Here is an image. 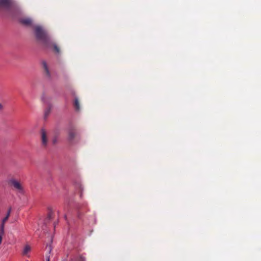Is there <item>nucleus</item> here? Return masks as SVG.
Segmentation results:
<instances>
[{
  "instance_id": "f257e3e1",
  "label": "nucleus",
  "mask_w": 261,
  "mask_h": 261,
  "mask_svg": "<svg viewBox=\"0 0 261 261\" xmlns=\"http://www.w3.org/2000/svg\"><path fill=\"white\" fill-rule=\"evenodd\" d=\"M34 31L37 39L40 41L44 46L53 48L56 53H60L59 47L54 42L45 30L40 26H36L34 28Z\"/></svg>"
},
{
  "instance_id": "f03ea898",
  "label": "nucleus",
  "mask_w": 261,
  "mask_h": 261,
  "mask_svg": "<svg viewBox=\"0 0 261 261\" xmlns=\"http://www.w3.org/2000/svg\"><path fill=\"white\" fill-rule=\"evenodd\" d=\"M16 8V6L12 0H0V10L10 11Z\"/></svg>"
},
{
  "instance_id": "7ed1b4c3",
  "label": "nucleus",
  "mask_w": 261,
  "mask_h": 261,
  "mask_svg": "<svg viewBox=\"0 0 261 261\" xmlns=\"http://www.w3.org/2000/svg\"><path fill=\"white\" fill-rule=\"evenodd\" d=\"M9 184L13 186V187L19 192H22L23 191V187L19 181L15 179H11L9 180Z\"/></svg>"
},
{
  "instance_id": "20e7f679",
  "label": "nucleus",
  "mask_w": 261,
  "mask_h": 261,
  "mask_svg": "<svg viewBox=\"0 0 261 261\" xmlns=\"http://www.w3.org/2000/svg\"><path fill=\"white\" fill-rule=\"evenodd\" d=\"M77 133L74 129L71 128L69 130L68 139L70 143H72L73 142L74 140L75 139Z\"/></svg>"
},
{
  "instance_id": "39448f33",
  "label": "nucleus",
  "mask_w": 261,
  "mask_h": 261,
  "mask_svg": "<svg viewBox=\"0 0 261 261\" xmlns=\"http://www.w3.org/2000/svg\"><path fill=\"white\" fill-rule=\"evenodd\" d=\"M41 144L44 147H46L47 145L48 139L47 137L46 133L44 129H41Z\"/></svg>"
},
{
  "instance_id": "423d86ee",
  "label": "nucleus",
  "mask_w": 261,
  "mask_h": 261,
  "mask_svg": "<svg viewBox=\"0 0 261 261\" xmlns=\"http://www.w3.org/2000/svg\"><path fill=\"white\" fill-rule=\"evenodd\" d=\"M41 65L44 70L45 76L48 78L50 77V73L48 67L47 63L45 61H42Z\"/></svg>"
},
{
  "instance_id": "0eeeda50",
  "label": "nucleus",
  "mask_w": 261,
  "mask_h": 261,
  "mask_svg": "<svg viewBox=\"0 0 261 261\" xmlns=\"http://www.w3.org/2000/svg\"><path fill=\"white\" fill-rule=\"evenodd\" d=\"M20 22L25 25L30 26L32 23V20L29 18H24L20 20Z\"/></svg>"
},
{
  "instance_id": "6e6552de",
  "label": "nucleus",
  "mask_w": 261,
  "mask_h": 261,
  "mask_svg": "<svg viewBox=\"0 0 261 261\" xmlns=\"http://www.w3.org/2000/svg\"><path fill=\"white\" fill-rule=\"evenodd\" d=\"M73 105H74L75 110L76 111H79L80 110V104L79 99L77 97H75L74 99Z\"/></svg>"
},
{
  "instance_id": "1a4fd4ad",
  "label": "nucleus",
  "mask_w": 261,
  "mask_h": 261,
  "mask_svg": "<svg viewBox=\"0 0 261 261\" xmlns=\"http://www.w3.org/2000/svg\"><path fill=\"white\" fill-rule=\"evenodd\" d=\"M31 247L28 245H26L23 248V251H22V255H27L28 253L31 251Z\"/></svg>"
},
{
  "instance_id": "9d476101",
  "label": "nucleus",
  "mask_w": 261,
  "mask_h": 261,
  "mask_svg": "<svg viewBox=\"0 0 261 261\" xmlns=\"http://www.w3.org/2000/svg\"><path fill=\"white\" fill-rule=\"evenodd\" d=\"M11 211V208H10L8 211L7 215L3 219V220L2 221V224H5V223L6 222V221L8 220V219L10 216Z\"/></svg>"
},
{
  "instance_id": "9b49d317",
  "label": "nucleus",
  "mask_w": 261,
  "mask_h": 261,
  "mask_svg": "<svg viewBox=\"0 0 261 261\" xmlns=\"http://www.w3.org/2000/svg\"><path fill=\"white\" fill-rule=\"evenodd\" d=\"M50 111H51L50 107H48L46 109H45V110L44 111V118H46L48 117V116L49 115V114L50 113Z\"/></svg>"
},
{
  "instance_id": "f8f14e48",
  "label": "nucleus",
  "mask_w": 261,
  "mask_h": 261,
  "mask_svg": "<svg viewBox=\"0 0 261 261\" xmlns=\"http://www.w3.org/2000/svg\"><path fill=\"white\" fill-rule=\"evenodd\" d=\"M4 225L2 224L1 227L0 228V236L3 237L4 235Z\"/></svg>"
},
{
  "instance_id": "ddd939ff",
  "label": "nucleus",
  "mask_w": 261,
  "mask_h": 261,
  "mask_svg": "<svg viewBox=\"0 0 261 261\" xmlns=\"http://www.w3.org/2000/svg\"><path fill=\"white\" fill-rule=\"evenodd\" d=\"M52 212H50L48 215V218L49 219H51V216H52Z\"/></svg>"
},
{
  "instance_id": "4468645a",
  "label": "nucleus",
  "mask_w": 261,
  "mask_h": 261,
  "mask_svg": "<svg viewBox=\"0 0 261 261\" xmlns=\"http://www.w3.org/2000/svg\"><path fill=\"white\" fill-rule=\"evenodd\" d=\"M4 109L3 105L0 103V110H2Z\"/></svg>"
},
{
  "instance_id": "2eb2a0df",
  "label": "nucleus",
  "mask_w": 261,
  "mask_h": 261,
  "mask_svg": "<svg viewBox=\"0 0 261 261\" xmlns=\"http://www.w3.org/2000/svg\"><path fill=\"white\" fill-rule=\"evenodd\" d=\"M51 248H50V246H49L48 247V252H49V253H50V251H51Z\"/></svg>"
},
{
  "instance_id": "dca6fc26",
  "label": "nucleus",
  "mask_w": 261,
  "mask_h": 261,
  "mask_svg": "<svg viewBox=\"0 0 261 261\" xmlns=\"http://www.w3.org/2000/svg\"><path fill=\"white\" fill-rule=\"evenodd\" d=\"M46 261H49V256H46Z\"/></svg>"
}]
</instances>
